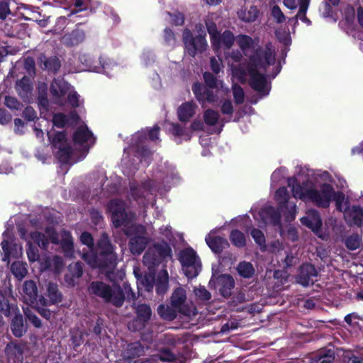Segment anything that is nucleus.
Wrapping results in <instances>:
<instances>
[{
	"label": "nucleus",
	"mask_w": 363,
	"mask_h": 363,
	"mask_svg": "<svg viewBox=\"0 0 363 363\" xmlns=\"http://www.w3.org/2000/svg\"><path fill=\"white\" fill-rule=\"evenodd\" d=\"M26 253L29 262H34L40 258L39 250L37 246L34 245L31 242L26 244Z\"/></svg>",
	"instance_id": "13d9d810"
},
{
	"label": "nucleus",
	"mask_w": 363,
	"mask_h": 363,
	"mask_svg": "<svg viewBox=\"0 0 363 363\" xmlns=\"http://www.w3.org/2000/svg\"><path fill=\"white\" fill-rule=\"evenodd\" d=\"M196 105L194 101L182 104L177 109L178 118L181 122H188L195 114Z\"/></svg>",
	"instance_id": "393cba45"
},
{
	"label": "nucleus",
	"mask_w": 363,
	"mask_h": 363,
	"mask_svg": "<svg viewBox=\"0 0 363 363\" xmlns=\"http://www.w3.org/2000/svg\"><path fill=\"white\" fill-rule=\"evenodd\" d=\"M69 84L63 79H55L50 84V92L53 98V102L57 105L63 104V98L69 90Z\"/></svg>",
	"instance_id": "f8f14e48"
},
{
	"label": "nucleus",
	"mask_w": 363,
	"mask_h": 363,
	"mask_svg": "<svg viewBox=\"0 0 363 363\" xmlns=\"http://www.w3.org/2000/svg\"><path fill=\"white\" fill-rule=\"evenodd\" d=\"M310 4V0H298L299 9L297 14L289 19V22H294V23H298V18H299L302 22L306 23L307 26H311L312 22L306 16V12L308 9Z\"/></svg>",
	"instance_id": "c85d7f7f"
},
{
	"label": "nucleus",
	"mask_w": 363,
	"mask_h": 363,
	"mask_svg": "<svg viewBox=\"0 0 363 363\" xmlns=\"http://www.w3.org/2000/svg\"><path fill=\"white\" fill-rule=\"evenodd\" d=\"M45 296H40L38 298L39 303L43 306L55 305L62 301V294L59 290L57 284L50 281L46 286Z\"/></svg>",
	"instance_id": "9d476101"
},
{
	"label": "nucleus",
	"mask_w": 363,
	"mask_h": 363,
	"mask_svg": "<svg viewBox=\"0 0 363 363\" xmlns=\"http://www.w3.org/2000/svg\"><path fill=\"white\" fill-rule=\"evenodd\" d=\"M135 156L140 158V162H144L148 166L152 161V152L147 145L143 144V142H139L136 138H135Z\"/></svg>",
	"instance_id": "a878e982"
},
{
	"label": "nucleus",
	"mask_w": 363,
	"mask_h": 363,
	"mask_svg": "<svg viewBox=\"0 0 363 363\" xmlns=\"http://www.w3.org/2000/svg\"><path fill=\"white\" fill-rule=\"evenodd\" d=\"M91 0H74V6L77 9L72 10L70 15L77 14L79 11L90 10L91 13H94V9L91 7Z\"/></svg>",
	"instance_id": "8fccbe9b"
},
{
	"label": "nucleus",
	"mask_w": 363,
	"mask_h": 363,
	"mask_svg": "<svg viewBox=\"0 0 363 363\" xmlns=\"http://www.w3.org/2000/svg\"><path fill=\"white\" fill-rule=\"evenodd\" d=\"M79 60L90 71L99 72L106 68L105 60L101 57L95 59L90 55L83 54L79 55Z\"/></svg>",
	"instance_id": "a211bd4d"
},
{
	"label": "nucleus",
	"mask_w": 363,
	"mask_h": 363,
	"mask_svg": "<svg viewBox=\"0 0 363 363\" xmlns=\"http://www.w3.org/2000/svg\"><path fill=\"white\" fill-rule=\"evenodd\" d=\"M183 43L186 53L192 57H194L198 53L203 52L208 45L205 33L194 36L188 28L184 30Z\"/></svg>",
	"instance_id": "6e6552de"
},
{
	"label": "nucleus",
	"mask_w": 363,
	"mask_h": 363,
	"mask_svg": "<svg viewBox=\"0 0 363 363\" xmlns=\"http://www.w3.org/2000/svg\"><path fill=\"white\" fill-rule=\"evenodd\" d=\"M333 192V186L328 183H323L320 189L309 188L304 190L299 196L301 200H308L319 208H326L330 206V195Z\"/></svg>",
	"instance_id": "39448f33"
},
{
	"label": "nucleus",
	"mask_w": 363,
	"mask_h": 363,
	"mask_svg": "<svg viewBox=\"0 0 363 363\" xmlns=\"http://www.w3.org/2000/svg\"><path fill=\"white\" fill-rule=\"evenodd\" d=\"M155 291L157 295H164L169 287V274L167 269L159 272L155 281Z\"/></svg>",
	"instance_id": "cd10ccee"
},
{
	"label": "nucleus",
	"mask_w": 363,
	"mask_h": 363,
	"mask_svg": "<svg viewBox=\"0 0 363 363\" xmlns=\"http://www.w3.org/2000/svg\"><path fill=\"white\" fill-rule=\"evenodd\" d=\"M48 137L52 149H56L67 144V134L65 131H57L52 134L48 133Z\"/></svg>",
	"instance_id": "4c0bfd02"
},
{
	"label": "nucleus",
	"mask_w": 363,
	"mask_h": 363,
	"mask_svg": "<svg viewBox=\"0 0 363 363\" xmlns=\"http://www.w3.org/2000/svg\"><path fill=\"white\" fill-rule=\"evenodd\" d=\"M87 292L93 297L100 298L105 303H111L115 307H121L125 301L120 285L113 287L102 281H92L88 286Z\"/></svg>",
	"instance_id": "20e7f679"
},
{
	"label": "nucleus",
	"mask_w": 363,
	"mask_h": 363,
	"mask_svg": "<svg viewBox=\"0 0 363 363\" xmlns=\"http://www.w3.org/2000/svg\"><path fill=\"white\" fill-rule=\"evenodd\" d=\"M301 221L303 225L311 229L315 233L320 230L323 225L320 213L316 210H311L308 216L303 217Z\"/></svg>",
	"instance_id": "4be33fe9"
},
{
	"label": "nucleus",
	"mask_w": 363,
	"mask_h": 363,
	"mask_svg": "<svg viewBox=\"0 0 363 363\" xmlns=\"http://www.w3.org/2000/svg\"><path fill=\"white\" fill-rule=\"evenodd\" d=\"M229 238L232 244L237 247L242 248L246 245L245 234L238 229L233 230Z\"/></svg>",
	"instance_id": "49530a36"
},
{
	"label": "nucleus",
	"mask_w": 363,
	"mask_h": 363,
	"mask_svg": "<svg viewBox=\"0 0 363 363\" xmlns=\"http://www.w3.org/2000/svg\"><path fill=\"white\" fill-rule=\"evenodd\" d=\"M57 151L55 153V157L63 164H67L71 158L72 149L67 143L63 146L56 148Z\"/></svg>",
	"instance_id": "c03bdc74"
},
{
	"label": "nucleus",
	"mask_w": 363,
	"mask_h": 363,
	"mask_svg": "<svg viewBox=\"0 0 363 363\" xmlns=\"http://www.w3.org/2000/svg\"><path fill=\"white\" fill-rule=\"evenodd\" d=\"M107 233L103 232L96 242V249L82 254V258L91 268L111 272L118 264V256Z\"/></svg>",
	"instance_id": "f03ea898"
},
{
	"label": "nucleus",
	"mask_w": 363,
	"mask_h": 363,
	"mask_svg": "<svg viewBox=\"0 0 363 363\" xmlns=\"http://www.w3.org/2000/svg\"><path fill=\"white\" fill-rule=\"evenodd\" d=\"M38 63L45 70L56 74L61 67V61L57 56L47 57L44 53H41L38 57Z\"/></svg>",
	"instance_id": "f3484780"
},
{
	"label": "nucleus",
	"mask_w": 363,
	"mask_h": 363,
	"mask_svg": "<svg viewBox=\"0 0 363 363\" xmlns=\"http://www.w3.org/2000/svg\"><path fill=\"white\" fill-rule=\"evenodd\" d=\"M259 11L256 6H250L249 8L244 7L238 11L239 18L245 22L251 23L256 21L259 16Z\"/></svg>",
	"instance_id": "2f4dec72"
},
{
	"label": "nucleus",
	"mask_w": 363,
	"mask_h": 363,
	"mask_svg": "<svg viewBox=\"0 0 363 363\" xmlns=\"http://www.w3.org/2000/svg\"><path fill=\"white\" fill-rule=\"evenodd\" d=\"M275 60V50L271 43H267L264 48H257L249 57L247 71L250 85L252 89L263 95H267L269 89L267 88L265 74L260 73L259 69L266 72L270 65H274Z\"/></svg>",
	"instance_id": "f257e3e1"
},
{
	"label": "nucleus",
	"mask_w": 363,
	"mask_h": 363,
	"mask_svg": "<svg viewBox=\"0 0 363 363\" xmlns=\"http://www.w3.org/2000/svg\"><path fill=\"white\" fill-rule=\"evenodd\" d=\"M172 250L167 242L155 243L153 249H149L143 255V261L146 264L159 266L167 258H172Z\"/></svg>",
	"instance_id": "0eeeda50"
},
{
	"label": "nucleus",
	"mask_w": 363,
	"mask_h": 363,
	"mask_svg": "<svg viewBox=\"0 0 363 363\" xmlns=\"http://www.w3.org/2000/svg\"><path fill=\"white\" fill-rule=\"evenodd\" d=\"M23 347L20 344L10 342L6 346L5 354L12 363H23Z\"/></svg>",
	"instance_id": "412c9836"
},
{
	"label": "nucleus",
	"mask_w": 363,
	"mask_h": 363,
	"mask_svg": "<svg viewBox=\"0 0 363 363\" xmlns=\"http://www.w3.org/2000/svg\"><path fill=\"white\" fill-rule=\"evenodd\" d=\"M232 91L235 103L237 105L243 104L245 101V93L242 86L238 84H234L232 86Z\"/></svg>",
	"instance_id": "4d7b16f0"
},
{
	"label": "nucleus",
	"mask_w": 363,
	"mask_h": 363,
	"mask_svg": "<svg viewBox=\"0 0 363 363\" xmlns=\"http://www.w3.org/2000/svg\"><path fill=\"white\" fill-rule=\"evenodd\" d=\"M186 300V291L182 287H178L175 289L171 296L170 304L175 308H177L179 313L189 315L190 313L189 308L185 305Z\"/></svg>",
	"instance_id": "ddd939ff"
},
{
	"label": "nucleus",
	"mask_w": 363,
	"mask_h": 363,
	"mask_svg": "<svg viewBox=\"0 0 363 363\" xmlns=\"http://www.w3.org/2000/svg\"><path fill=\"white\" fill-rule=\"evenodd\" d=\"M335 359L334 352L331 350L320 351L311 358V363H331Z\"/></svg>",
	"instance_id": "37998d69"
},
{
	"label": "nucleus",
	"mask_w": 363,
	"mask_h": 363,
	"mask_svg": "<svg viewBox=\"0 0 363 363\" xmlns=\"http://www.w3.org/2000/svg\"><path fill=\"white\" fill-rule=\"evenodd\" d=\"M108 211L111 213V220L116 228H123V233L130 236L131 234H137L145 232V226L141 224L133 223L135 214L126 209V203L121 199H114L111 200L107 206Z\"/></svg>",
	"instance_id": "7ed1b4c3"
},
{
	"label": "nucleus",
	"mask_w": 363,
	"mask_h": 363,
	"mask_svg": "<svg viewBox=\"0 0 363 363\" xmlns=\"http://www.w3.org/2000/svg\"><path fill=\"white\" fill-rule=\"evenodd\" d=\"M15 311H18L17 306L10 303L6 294L0 289V312L6 317L11 316Z\"/></svg>",
	"instance_id": "473e14b6"
},
{
	"label": "nucleus",
	"mask_w": 363,
	"mask_h": 363,
	"mask_svg": "<svg viewBox=\"0 0 363 363\" xmlns=\"http://www.w3.org/2000/svg\"><path fill=\"white\" fill-rule=\"evenodd\" d=\"M250 235L254 241L258 245L262 250L266 248V239L262 231L258 228H252L250 231Z\"/></svg>",
	"instance_id": "603ef678"
},
{
	"label": "nucleus",
	"mask_w": 363,
	"mask_h": 363,
	"mask_svg": "<svg viewBox=\"0 0 363 363\" xmlns=\"http://www.w3.org/2000/svg\"><path fill=\"white\" fill-rule=\"evenodd\" d=\"M146 234V229L145 228L144 233H138L137 234H131L133 237L129 240V248L133 255H140L146 248L149 239L145 235Z\"/></svg>",
	"instance_id": "4468645a"
},
{
	"label": "nucleus",
	"mask_w": 363,
	"mask_h": 363,
	"mask_svg": "<svg viewBox=\"0 0 363 363\" xmlns=\"http://www.w3.org/2000/svg\"><path fill=\"white\" fill-rule=\"evenodd\" d=\"M84 264L81 262L72 263L68 266L67 272L65 274V281L70 286H74L77 280L84 273Z\"/></svg>",
	"instance_id": "dca6fc26"
},
{
	"label": "nucleus",
	"mask_w": 363,
	"mask_h": 363,
	"mask_svg": "<svg viewBox=\"0 0 363 363\" xmlns=\"http://www.w3.org/2000/svg\"><path fill=\"white\" fill-rule=\"evenodd\" d=\"M318 276V271L313 264L304 263L301 265L297 275V282L306 287L314 284L313 277Z\"/></svg>",
	"instance_id": "9b49d317"
},
{
	"label": "nucleus",
	"mask_w": 363,
	"mask_h": 363,
	"mask_svg": "<svg viewBox=\"0 0 363 363\" xmlns=\"http://www.w3.org/2000/svg\"><path fill=\"white\" fill-rule=\"evenodd\" d=\"M347 223L350 225L361 227L363 221V210L359 206H353L352 208L346 213Z\"/></svg>",
	"instance_id": "7c9ffc66"
},
{
	"label": "nucleus",
	"mask_w": 363,
	"mask_h": 363,
	"mask_svg": "<svg viewBox=\"0 0 363 363\" xmlns=\"http://www.w3.org/2000/svg\"><path fill=\"white\" fill-rule=\"evenodd\" d=\"M33 89V82L30 77L23 76L21 79L16 82V90L18 96L26 101L30 96Z\"/></svg>",
	"instance_id": "aec40b11"
},
{
	"label": "nucleus",
	"mask_w": 363,
	"mask_h": 363,
	"mask_svg": "<svg viewBox=\"0 0 363 363\" xmlns=\"http://www.w3.org/2000/svg\"><path fill=\"white\" fill-rule=\"evenodd\" d=\"M84 39V33L79 30H74L68 35H65V43L68 46L77 45Z\"/></svg>",
	"instance_id": "a19ab883"
},
{
	"label": "nucleus",
	"mask_w": 363,
	"mask_h": 363,
	"mask_svg": "<svg viewBox=\"0 0 363 363\" xmlns=\"http://www.w3.org/2000/svg\"><path fill=\"white\" fill-rule=\"evenodd\" d=\"M93 137V133L86 126L78 128L73 134V141L75 143L83 145Z\"/></svg>",
	"instance_id": "58836bf2"
},
{
	"label": "nucleus",
	"mask_w": 363,
	"mask_h": 363,
	"mask_svg": "<svg viewBox=\"0 0 363 363\" xmlns=\"http://www.w3.org/2000/svg\"><path fill=\"white\" fill-rule=\"evenodd\" d=\"M236 269L238 274L244 279L252 278L255 273V269L252 264L247 261L239 262Z\"/></svg>",
	"instance_id": "ea45409f"
},
{
	"label": "nucleus",
	"mask_w": 363,
	"mask_h": 363,
	"mask_svg": "<svg viewBox=\"0 0 363 363\" xmlns=\"http://www.w3.org/2000/svg\"><path fill=\"white\" fill-rule=\"evenodd\" d=\"M60 246L65 256L71 257L74 253V242L71 233L64 230L62 238L60 242Z\"/></svg>",
	"instance_id": "f704fd0d"
},
{
	"label": "nucleus",
	"mask_w": 363,
	"mask_h": 363,
	"mask_svg": "<svg viewBox=\"0 0 363 363\" xmlns=\"http://www.w3.org/2000/svg\"><path fill=\"white\" fill-rule=\"evenodd\" d=\"M163 38L165 43L168 45L174 46L176 43V36L172 29L166 28L163 32Z\"/></svg>",
	"instance_id": "774afa93"
},
{
	"label": "nucleus",
	"mask_w": 363,
	"mask_h": 363,
	"mask_svg": "<svg viewBox=\"0 0 363 363\" xmlns=\"http://www.w3.org/2000/svg\"><path fill=\"white\" fill-rule=\"evenodd\" d=\"M191 89L196 99L200 104H204L206 102L211 104L217 101L218 96L214 92L213 89L209 88L201 82H194Z\"/></svg>",
	"instance_id": "1a4fd4ad"
},
{
	"label": "nucleus",
	"mask_w": 363,
	"mask_h": 363,
	"mask_svg": "<svg viewBox=\"0 0 363 363\" xmlns=\"http://www.w3.org/2000/svg\"><path fill=\"white\" fill-rule=\"evenodd\" d=\"M275 198L280 206L285 207L289 203V194L286 187L279 188L275 192Z\"/></svg>",
	"instance_id": "5fc2aeb1"
},
{
	"label": "nucleus",
	"mask_w": 363,
	"mask_h": 363,
	"mask_svg": "<svg viewBox=\"0 0 363 363\" xmlns=\"http://www.w3.org/2000/svg\"><path fill=\"white\" fill-rule=\"evenodd\" d=\"M262 215L266 216L273 225H277L281 222V214L274 207L269 206L262 211Z\"/></svg>",
	"instance_id": "de8ad7c7"
},
{
	"label": "nucleus",
	"mask_w": 363,
	"mask_h": 363,
	"mask_svg": "<svg viewBox=\"0 0 363 363\" xmlns=\"http://www.w3.org/2000/svg\"><path fill=\"white\" fill-rule=\"evenodd\" d=\"M23 298L27 303L33 304L38 301V287L33 280H26L22 287Z\"/></svg>",
	"instance_id": "5701e85b"
},
{
	"label": "nucleus",
	"mask_w": 363,
	"mask_h": 363,
	"mask_svg": "<svg viewBox=\"0 0 363 363\" xmlns=\"http://www.w3.org/2000/svg\"><path fill=\"white\" fill-rule=\"evenodd\" d=\"M221 35L222 44L226 49H230L235 41V37L230 30H225Z\"/></svg>",
	"instance_id": "0e129e2a"
},
{
	"label": "nucleus",
	"mask_w": 363,
	"mask_h": 363,
	"mask_svg": "<svg viewBox=\"0 0 363 363\" xmlns=\"http://www.w3.org/2000/svg\"><path fill=\"white\" fill-rule=\"evenodd\" d=\"M52 122L55 126L63 128L69 123V118L65 113H57L53 116Z\"/></svg>",
	"instance_id": "e2e57ef3"
},
{
	"label": "nucleus",
	"mask_w": 363,
	"mask_h": 363,
	"mask_svg": "<svg viewBox=\"0 0 363 363\" xmlns=\"http://www.w3.org/2000/svg\"><path fill=\"white\" fill-rule=\"evenodd\" d=\"M203 121L206 125L213 126L217 124L220 115L218 111L208 108L203 112Z\"/></svg>",
	"instance_id": "09e8293b"
},
{
	"label": "nucleus",
	"mask_w": 363,
	"mask_h": 363,
	"mask_svg": "<svg viewBox=\"0 0 363 363\" xmlns=\"http://www.w3.org/2000/svg\"><path fill=\"white\" fill-rule=\"evenodd\" d=\"M160 130V128L156 124L152 128L139 131L135 136V138L138 139L139 142H144L147 139L155 141L159 138Z\"/></svg>",
	"instance_id": "c9c22d12"
},
{
	"label": "nucleus",
	"mask_w": 363,
	"mask_h": 363,
	"mask_svg": "<svg viewBox=\"0 0 363 363\" xmlns=\"http://www.w3.org/2000/svg\"><path fill=\"white\" fill-rule=\"evenodd\" d=\"M209 248L215 254H220L223 250L229 247L228 241L220 236L207 235L205 238Z\"/></svg>",
	"instance_id": "b1692460"
},
{
	"label": "nucleus",
	"mask_w": 363,
	"mask_h": 363,
	"mask_svg": "<svg viewBox=\"0 0 363 363\" xmlns=\"http://www.w3.org/2000/svg\"><path fill=\"white\" fill-rule=\"evenodd\" d=\"M155 281V275L154 273H145L143 276L138 278V289L139 285H142L147 292L152 291Z\"/></svg>",
	"instance_id": "79ce46f5"
},
{
	"label": "nucleus",
	"mask_w": 363,
	"mask_h": 363,
	"mask_svg": "<svg viewBox=\"0 0 363 363\" xmlns=\"http://www.w3.org/2000/svg\"><path fill=\"white\" fill-rule=\"evenodd\" d=\"M169 132L177 137H185L186 140H189L191 137L189 132L179 123H171Z\"/></svg>",
	"instance_id": "3c124183"
},
{
	"label": "nucleus",
	"mask_w": 363,
	"mask_h": 363,
	"mask_svg": "<svg viewBox=\"0 0 363 363\" xmlns=\"http://www.w3.org/2000/svg\"><path fill=\"white\" fill-rule=\"evenodd\" d=\"M11 269L14 277L20 280L24 278L28 272L25 265L20 262H13Z\"/></svg>",
	"instance_id": "864d4df0"
},
{
	"label": "nucleus",
	"mask_w": 363,
	"mask_h": 363,
	"mask_svg": "<svg viewBox=\"0 0 363 363\" xmlns=\"http://www.w3.org/2000/svg\"><path fill=\"white\" fill-rule=\"evenodd\" d=\"M1 254L2 261L9 262L11 257H14V252H16V243H10L7 240H4L1 243Z\"/></svg>",
	"instance_id": "e433bc0d"
},
{
	"label": "nucleus",
	"mask_w": 363,
	"mask_h": 363,
	"mask_svg": "<svg viewBox=\"0 0 363 363\" xmlns=\"http://www.w3.org/2000/svg\"><path fill=\"white\" fill-rule=\"evenodd\" d=\"M179 261L181 262L185 276L193 279L198 276L201 271V264L195 250L187 247L180 251Z\"/></svg>",
	"instance_id": "423d86ee"
},
{
	"label": "nucleus",
	"mask_w": 363,
	"mask_h": 363,
	"mask_svg": "<svg viewBox=\"0 0 363 363\" xmlns=\"http://www.w3.org/2000/svg\"><path fill=\"white\" fill-rule=\"evenodd\" d=\"M217 279L220 286V294L225 298H230L232 296V290L235 286L233 277L229 274H224L218 276Z\"/></svg>",
	"instance_id": "6ab92c4d"
},
{
	"label": "nucleus",
	"mask_w": 363,
	"mask_h": 363,
	"mask_svg": "<svg viewBox=\"0 0 363 363\" xmlns=\"http://www.w3.org/2000/svg\"><path fill=\"white\" fill-rule=\"evenodd\" d=\"M123 353L125 359L131 360L143 356L145 353V348L140 342H131L127 345Z\"/></svg>",
	"instance_id": "c756f323"
},
{
	"label": "nucleus",
	"mask_w": 363,
	"mask_h": 363,
	"mask_svg": "<svg viewBox=\"0 0 363 363\" xmlns=\"http://www.w3.org/2000/svg\"><path fill=\"white\" fill-rule=\"evenodd\" d=\"M30 238L42 249H46L49 244L48 238L42 233L35 231L31 233Z\"/></svg>",
	"instance_id": "6e6d98bb"
},
{
	"label": "nucleus",
	"mask_w": 363,
	"mask_h": 363,
	"mask_svg": "<svg viewBox=\"0 0 363 363\" xmlns=\"http://www.w3.org/2000/svg\"><path fill=\"white\" fill-rule=\"evenodd\" d=\"M271 16L277 23H282L286 21V16L278 5L272 6Z\"/></svg>",
	"instance_id": "338daca9"
},
{
	"label": "nucleus",
	"mask_w": 363,
	"mask_h": 363,
	"mask_svg": "<svg viewBox=\"0 0 363 363\" xmlns=\"http://www.w3.org/2000/svg\"><path fill=\"white\" fill-rule=\"evenodd\" d=\"M203 84L213 89L218 88V79L216 76L210 72H204L203 73Z\"/></svg>",
	"instance_id": "bf43d9fd"
},
{
	"label": "nucleus",
	"mask_w": 363,
	"mask_h": 363,
	"mask_svg": "<svg viewBox=\"0 0 363 363\" xmlns=\"http://www.w3.org/2000/svg\"><path fill=\"white\" fill-rule=\"evenodd\" d=\"M362 242V238L358 233H352L347 236L344 240V244L347 250L354 251L359 248Z\"/></svg>",
	"instance_id": "a18cd8bd"
},
{
	"label": "nucleus",
	"mask_w": 363,
	"mask_h": 363,
	"mask_svg": "<svg viewBox=\"0 0 363 363\" xmlns=\"http://www.w3.org/2000/svg\"><path fill=\"white\" fill-rule=\"evenodd\" d=\"M136 318L133 320L138 330L143 329L151 318L152 310L149 305L141 303L138 306L135 310Z\"/></svg>",
	"instance_id": "2eb2a0df"
},
{
	"label": "nucleus",
	"mask_w": 363,
	"mask_h": 363,
	"mask_svg": "<svg viewBox=\"0 0 363 363\" xmlns=\"http://www.w3.org/2000/svg\"><path fill=\"white\" fill-rule=\"evenodd\" d=\"M121 289H122L123 296H125V300H126L128 302H134L136 301L137 296L135 293L133 291L130 287V284L128 282H123L122 286H121Z\"/></svg>",
	"instance_id": "052dcab7"
},
{
	"label": "nucleus",
	"mask_w": 363,
	"mask_h": 363,
	"mask_svg": "<svg viewBox=\"0 0 363 363\" xmlns=\"http://www.w3.org/2000/svg\"><path fill=\"white\" fill-rule=\"evenodd\" d=\"M79 240L83 245H86L89 248L90 251L94 250V238L90 233L86 231L82 233Z\"/></svg>",
	"instance_id": "69168bd1"
},
{
	"label": "nucleus",
	"mask_w": 363,
	"mask_h": 363,
	"mask_svg": "<svg viewBox=\"0 0 363 363\" xmlns=\"http://www.w3.org/2000/svg\"><path fill=\"white\" fill-rule=\"evenodd\" d=\"M17 312L15 311V313H13L14 316L11 322V330L16 337H21L26 332V328L24 325L23 315L19 311Z\"/></svg>",
	"instance_id": "bb28decb"
},
{
	"label": "nucleus",
	"mask_w": 363,
	"mask_h": 363,
	"mask_svg": "<svg viewBox=\"0 0 363 363\" xmlns=\"http://www.w3.org/2000/svg\"><path fill=\"white\" fill-rule=\"evenodd\" d=\"M5 105L11 110L20 111L23 107V105L16 97L7 96L5 97Z\"/></svg>",
	"instance_id": "680f3d73"
},
{
	"label": "nucleus",
	"mask_w": 363,
	"mask_h": 363,
	"mask_svg": "<svg viewBox=\"0 0 363 363\" xmlns=\"http://www.w3.org/2000/svg\"><path fill=\"white\" fill-rule=\"evenodd\" d=\"M157 311L160 318L167 321L174 320L177 318V314L179 313V310L172 305L160 304L157 307Z\"/></svg>",
	"instance_id": "72a5a7b5"
}]
</instances>
